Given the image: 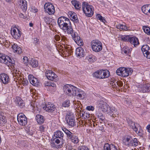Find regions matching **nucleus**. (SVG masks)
Segmentation results:
<instances>
[{
    "label": "nucleus",
    "mask_w": 150,
    "mask_h": 150,
    "mask_svg": "<svg viewBox=\"0 0 150 150\" xmlns=\"http://www.w3.org/2000/svg\"><path fill=\"white\" fill-rule=\"evenodd\" d=\"M97 107L99 108V110L104 112H106L108 114H112V110L108 105L102 100L98 101L96 103Z\"/></svg>",
    "instance_id": "1"
},
{
    "label": "nucleus",
    "mask_w": 150,
    "mask_h": 150,
    "mask_svg": "<svg viewBox=\"0 0 150 150\" xmlns=\"http://www.w3.org/2000/svg\"><path fill=\"white\" fill-rule=\"evenodd\" d=\"M110 73L107 70L100 69L94 72V76L98 79H103L110 76Z\"/></svg>",
    "instance_id": "2"
},
{
    "label": "nucleus",
    "mask_w": 150,
    "mask_h": 150,
    "mask_svg": "<svg viewBox=\"0 0 150 150\" xmlns=\"http://www.w3.org/2000/svg\"><path fill=\"white\" fill-rule=\"evenodd\" d=\"M133 71L130 68L120 67L117 69L116 73L118 75L123 77H127L132 74Z\"/></svg>",
    "instance_id": "3"
},
{
    "label": "nucleus",
    "mask_w": 150,
    "mask_h": 150,
    "mask_svg": "<svg viewBox=\"0 0 150 150\" xmlns=\"http://www.w3.org/2000/svg\"><path fill=\"white\" fill-rule=\"evenodd\" d=\"M0 62L8 66H11L14 64V60L6 55L0 53Z\"/></svg>",
    "instance_id": "4"
},
{
    "label": "nucleus",
    "mask_w": 150,
    "mask_h": 150,
    "mask_svg": "<svg viewBox=\"0 0 150 150\" xmlns=\"http://www.w3.org/2000/svg\"><path fill=\"white\" fill-rule=\"evenodd\" d=\"M93 8L92 6L88 5L87 3L84 2L83 3V11L87 16L91 17L93 15V12L92 10Z\"/></svg>",
    "instance_id": "5"
},
{
    "label": "nucleus",
    "mask_w": 150,
    "mask_h": 150,
    "mask_svg": "<svg viewBox=\"0 0 150 150\" xmlns=\"http://www.w3.org/2000/svg\"><path fill=\"white\" fill-rule=\"evenodd\" d=\"M64 92L68 96H74L76 94H74L75 91L77 89V88L72 85L69 84L65 85L63 87Z\"/></svg>",
    "instance_id": "6"
},
{
    "label": "nucleus",
    "mask_w": 150,
    "mask_h": 150,
    "mask_svg": "<svg viewBox=\"0 0 150 150\" xmlns=\"http://www.w3.org/2000/svg\"><path fill=\"white\" fill-rule=\"evenodd\" d=\"M17 120L18 124L21 126H25L28 123L27 117L22 113H20L17 116Z\"/></svg>",
    "instance_id": "7"
},
{
    "label": "nucleus",
    "mask_w": 150,
    "mask_h": 150,
    "mask_svg": "<svg viewBox=\"0 0 150 150\" xmlns=\"http://www.w3.org/2000/svg\"><path fill=\"white\" fill-rule=\"evenodd\" d=\"M70 22V21L69 20L64 16H61L59 18L57 21L58 24L61 28L67 25Z\"/></svg>",
    "instance_id": "8"
},
{
    "label": "nucleus",
    "mask_w": 150,
    "mask_h": 150,
    "mask_svg": "<svg viewBox=\"0 0 150 150\" xmlns=\"http://www.w3.org/2000/svg\"><path fill=\"white\" fill-rule=\"evenodd\" d=\"M44 9L46 11L49 15L54 14L55 10L53 5L49 3H46L44 6Z\"/></svg>",
    "instance_id": "9"
},
{
    "label": "nucleus",
    "mask_w": 150,
    "mask_h": 150,
    "mask_svg": "<svg viewBox=\"0 0 150 150\" xmlns=\"http://www.w3.org/2000/svg\"><path fill=\"white\" fill-rule=\"evenodd\" d=\"M66 119L67 122L69 126L72 127L76 125V123L72 115H67L66 116Z\"/></svg>",
    "instance_id": "10"
},
{
    "label": "nucleus",
    "mask_w": 150,
    "mask_h": 150,
    "mask_svg": "<svg viewBox=\"0 0 150 150\" xmlns=\"http://www.w3.org/2000/svg\"><path fill=\"white\" fill-rule=\"evenodd\" d=\"M45 74L46 77L49 80L55 81L57 79V76L52 71H46Z\"/></svg>",
    "instance_id": "11"
},
{
    "label": "nucleus",
    "mask_w": 150,
    "mask_h": 150,
    "mask_svg": "<svg viewBox=\"0 0 150 150\" xmlns=\"http://www.w3.org/2000/svg\"><path fill=\"white\" fill-rule=\"evenodd\" d=\"M43 109L46 111L52 112L55 110L56 108L53 104L49 102L45 104Z\"/></svg>",
    "instance_id": "12"
},
{
    "label": "nucleus",
    "mask_w": 150,
    "mask_h": 150,
    "mask_svg": "<svg viewBox=\"0 0 150 150\" xmlns=\"http://www.w3.org/2000/svg\"><path fill=\"white\" fill-rule=\"evenodd\" d=\"M11 28V33L13 37L16 39H19L21 35V32L18 29L15 28Z\"/></svg>",
    "instance_id": "13"
},
{
    "label": "nucleus",
    "mask_w": 150,
    "mask_h": 150,
    "mask_svg": "<svg viewBox=\"0 0 150 150\" xmlns=\"http://www.w3.org/2000/svg\"><path fill=\"white\" fill-rule=\"evenodd\" d=\"M61 29L63 30L65 32H67L68 34H71L72 36V35L74 33V32H75L73 30L71 22L68 23L67 25L61 28Z\"/></svg>",
    "instance_id": "14"
},
{
    "label": "nucleus",
    "mask_w": 150,
    "mask_h": 150,
    "mask_svg": "<svg viewBox=\"0 0 150 150\" xmlns=\"http://www.w3.org/2000/svg\"><path fill=\"white\" fill-rule=\"evenodd\" d=\"M72 38L78 46H81L83 45V41L81 40L80 37L78 35V34L76 32H74L72 35Z\"/></svg>",
    "instance_id": "15"
},
{
    "label": "nucleus",
    "mask_w": 150,
    "mask_h": 150,
    "mask_svg": "<svg viewBox=\"0 0 150 150\" xmlns=\"http://www.w3.org/2000/svg\"><path fill=\"white\" fill-rule=\"evenodd\" d=\"M16 79H17L18 83L20 84H22L23 86H26L28 83V81L22 77L19 74L16 75L15 76Z\"/></svg>",
    "instance_id": "16"
},
{
    "label": "nucleus",
    "mask_w": 150,
    "mask_h": 150,
    "mask_svg": "<svg viewBox=\"0 0 150 150\" xmlns=\"http://www.w3.org/2000/svg\"><path fill=\"white\" fill-rule=\"evenodd\" d=\"M0 79L2 82L4 84H7L10 81L8 76L5 73L0 74Z\"/></svg>",
    "instance_id": "17"
},
{
    "label": "nucleus",
    "mask_w": 150,
    "mask_h": 150,
    "mask_svg": "<svg viewBox=\"0 0 150 150\" xmlns=\"http://www.w3.org/2000/svg\"><path fill=\"white\" fill-rule=\"evenodd\" d=\"M18 4L20 5H21V7L22 10L24 11H25L27 9V2L25 0H18Z\"/></svg>",
    "instance_id": "18"
},
{
    "label": "nucleus",
    "mask_w": 150,
    "mask_h": 150,
    "mask_svg": "<svg viewBox=\"0 0 150 150\" xmlns=\"http://www.w3.org/2000/svg\"><path fill=\"white\" fill-rule=\"evenodd\" d=\"M141 49L144 56L147 59H150V47H141Z\"/></svg>",
    "instance_id": "19"
},
{
    "label": "nucleus",
    "mask_w": 150,
    "mask_h": 150,
    "mask_svg": "<svg viewBox=\"0 0 150 150\" xmlns=\"http://www.w3.org/2000/svg\"><path fill=\"white\" fill-rule=\"evenodd\" d=\"M132 137L129 136H125L123 139V142L125 146L129 147V145Z\"/></svg>",
    "instance_id": "20"
},
{
    "label": "nucleus",
    "mask_w": 150,
    "mask_h": 150,
    "mask_svg": "<svg viewBox=\"0 0 150 150\" xmlns=\"http://www.w3.org/2000/svg\"><path fill=\"white\" fill-rule=\"evenodd\" d=\"M74 93L76 94L74 96H77V98L78 99L82 98L83 96H84L85 94L83 91L77 88Z\"/></svg>",
    "instance_id": "21"
},
{
    "label": "nucleus",
    "mask_w": 150,
    "mask_h": 150,
    "mask_svg": "<svg viewBox=\"0 0 150 150\" xmlns=\"http://www.w3.org/2000/svg\"><path fill=\"white\" fill-rule=\"evenodd\" d=\"M127 122L128 125L131 127L134 131H136V127H139V125L137 124H135L134 122L132 121L131 120H127Z\"/></svg>",
    "instance_id": "22"
},
{
    "label": "nucleus",
    "mask_w": 150,
    "mask_h": 150,
    "mask_svg": "<svg viewBox=\"0 0 150 150\" xmlns=\"http://www.w3.org/2000/svg\"><path fill=\"white\" fill-rule=\"evenodd\" d=\"M142 10L144 14L148 15L150 13V5H144L142 8Z\"/></svg>",
    "instance_id": "23"
},
{
    "label": "nucleus",
    "mask_w": 150,
    "mask_h": 150,
    "mask_svg": "<svg viewBox=\"0 0 150 150\" xmlns=\"http://www.w3.org/2000/svg\"><path fill=\"white\" fill-rule=\"evenodd\" d=\"M117 80H115L111 81L110 83V86L112 88V89L113 91H115V89L117 90H120V88H119V87L117 86Z\"/></svg>",
    "instance_id": "24"
},
{
    "label": "nucleus",
    "mask_w": 150,
    "mask_h": 150,
    "mask_svg": "<svg viewBox=\"0 0 150 150\" xmlns=\"http://www.w3.org/2000/svg\"><path fill=\"white\" fill-rule=\"evenodd\" d=\"M84 52L82 47H77L76 50V54L78 56L81 57L83 56Z\"/></svg>",
    "instance_id": "25"
},
{
    "label": "nucleus",
    "mask_w": 150,
    "mask_h": 150,
    "mask_svg": "<svg viewBox=\"0 0 150 150\" xmlns=\"http://www.w3.org/2000/svg\"><path fill=\"white\" fill-rule=\"evenodd\" d=\"M140 144V142L138 140V139L136 138H134L131 139L129 145L130 146H136Z\"/></svg>",
    "instance_id": "26"
},
{
    "label": "nucleus",
    "mask_w": 150,
    "mask_h": 150,
    "mask_svg": "<svg viewBox=\"0 0 150 150\" xmlns=\"http://www.w3.org/2000/svg\"><path fill=\"white\" fill-rule=\"evenodd\" d=\"M129 42L135 47L137 46L139 43L138 39L136 37H131Z\"/></svg>",
    "instance_id": "27"
},
{
    "label": "nucleus",
    "mask_w": 150,
    "mask_h": 150,
    "mask_svg": "<svg viewBox=\"0 0 150 150\" xmlns=\"http://www.w3.org/2000/svg\"><path fill=\"white\" fill-rule=\"evenodd\" d=\"M63 136V133L60 131H57L54 132V137L56 138H59L60 139H62Z\"/></svg>",
    "instance_id": "28"
},
{
    "label": "nucleus",
    "mask_w": 150,
    "mask_h": 150,
    "mask_svg": "<svg viewBox=\"0 0 150 150\" xmlns=\"http://www.w3.org/2000/svg\"><path fill=\"white\" fill-rule=\"evenodd\" d=\"M136 131H134L140 137H142L144 134V132L141 127L139 125V127H136Z\"/></svg>",
    "instance_id": "29"
},
{
    "label": "nucleus",
    "mask_w": 150,
    "mask_h": 150,
    "mask_svg": "<svg viewBox=\"0 0 150 150\" xmlns=\"http://www.w3.org/2000/svg\"><path fill=\"white\" fill-rule=\"evenodd\" d=\"M36 119L37 122L39 124L43 123L45 121L43 116L39 114L37 115H36Z\"/></svg>",
    "instance_id": "30"
},
{
    "label": "nucleus",
    "mask_w": 150,
    "mask_h": 150,
    "mask_svg": "<svg viewBox=\"0 0 150 150\" xmlns=\"http://www.w3.org/2000/svg\"><path fill=\"white\" fill-rule=\"evenodd\" d=\"M68 48V47H57V50L59 53L61 52V54H63V53L66 54L69 51Z\"/></svg>",
    "instance_id": "31"
},
{
    "label": "nucleus",
    "mask_w": 150,
    "mask_h": 150,
    "mask_svg": "<svg viewBox=\"0 0 150 150\" xmlns=\"http://www.w3.org/2000/svg\"><path fill=\"white\" fill-rule=\"evenodd\" d=\"M117 28L120 30H128L129 28H127L125 24L123 23V24L119 23L117 25Z\"/></svg>",
    "instance_id": "32"
},
{
    "label": "nucleus",
    "mask_w": 150,
    "mask_h": 150,
    "mask_svg": "<svg viewBox=\"0 0 150 150\" xmlns=\"http://www.w3.org/2000/svg\"><path fill=\"white\" fill-rule=\"evenodd\" d=\"M70 16L71 17V19L74 21L76 23L79 22L78 18L76 13L71 12L70 14Z\"/></svg>",
    "instance_id": "33"
},
{
    "label": "nucleus",
    "mask_w": 150,
    "mask_h": 150,
    "mask_svg": "<svg viewBox=\"0 0 150 150\" xmlns=\"http://www.w3.org/2000/svg\"><path fill=\"white\" fill-rule=\"evenodd\" d=\"M71 3L76 9H79L81 8L80 3L77 1L75 0L72 1H71Z\"/></svg>",
    "instance_id": "34"
},
{
    "label": "nucleus",
    "mask_w": 150,
    "mask_h": 150,
    "mask_svg": "<svg viewBox=\"0 0 150 150\" xmlns=\"http://www.w3.org/2000/svg\"><path fill=\"white\" fill-rule=\"evenodd\" d=\"M30 106L32 108V110L35 111L38 109V105L34 101H32L30 103Z\"/></svg>",
    "instance_id": "35"
},
{
    "label": "nucleus",
    "mask_w": 150,
    "mask_h": 150,
    "mask_svg": "<svg viewBox=\"0 0 150 150\" xmlns=\"http://www.w3.org/2000/svg\"><path fill=\"white\" fill-rule=\"evenodd\" d=\"M122 47L121 49L122 53V54H127L129 52H130L132 50V48L130 47Z\"/></svg>",
    "instance_id": "36"
},
{
    "label": "nucleus",
    "mask_w": 150,
    "mask_h": 150,
    "mask_svg": "<svg viewBox=\"0 0 150 150\" xmlns=\"http://www.w3.org/2000/svg\"><path fill=\"white\" fill-rule=\"evenodd\" d=\"M13 52L16 54H20L23 52L21 47H12Z\"/></svg>",
    "instance_id": "37"
},
{
    "label": "nucleus",
    "mask_w": 150,
    "mask_h": 150,
    "mask_svg": "<svg viewBox=\"0 0 150 150\" xmlns=\"http://www.w3.org/2000/svg\"><path fill=\"white\" fill-rule=\"evenodd\" d=\"M30 64L33 67H36L38 66V62L36 60L32 59L30 63Z\"/></svg>",
    "instance_id": "38"
},
{
    "label": "nucleus",
    "mask_w": 150,
    "mask_h": 150,
    "mask_svg": "<svg viewBox=\"0 0 150 150\" xmlns=\"http://www.w3.org/2000/svg\"><path fill=\"white\" fill-rule=\"evenodd\" d=\"M63 130L67 135L68 138L69 139L72 137L74 135L68 129H67L66 128H64V129H63Z\"/></svg>",
    "instance_id": "39"
},
{
    "label": "nucleus",
    "mask_w": 150,
    "mask_h": 150,
    "mask_svg": "<svg viewBox=\"0 0 150 150\" xmlns=\"http://www.w3.org/2000/svg\"><path fill=\"white\" fill-rule=\"evenodd\" d=\"M3 113L1 112H0V124L3 125L5 122V117L3 115Z\"/></svg>",
    "instance_id": "40"
},
{
    "label": "nucleus",
    "mask_w": 150,
    "mask_h": 150,
    "mask_svg": "<svg viewBox=\"0 0 150 150\" xmlns=\"http://www.w3.org/2000/svg\"><path fill=\"white\" fill-rule=\"evenodd\" d=\"M96 18L97 20H99L100 21L104 23L106 20L104 17H102L100 14H97L96 15Z\"/></svg>",
    "instance_id": "41"
},
{
    "label": "nucleus",
    "mask_w": 150,
    "mask_h": 150,
    "mask_svg": "<svg viewBox=\"0 0 150 150\" xmlns=\"http://www.w3.org/2000/svg\"><path fill=\"white\" fill-rule=\"evenodd\" d=\"M80 115L81 116V117L82 119H85L88 118L89 114H88L85 112H82L80 113Z\"/></svg>",
    "instance_id": "42"
},
{
    "label": "nucleus",
    "mask_w": 150,
    "mask_h": 150,
    "mask_svg": "<svg viewBox=\"0 0 150 150\" xmlns=\"http://www.w3.org/2000/svg\"><path fill=\"white\" fill-rule=\"evenodd\" d=\"M70 139L71 141L74 143L77 144L79 142V140L77 137L74 135Z\"/></svg>",
    "instance_id": "43"
},
{
    "label": "nucleus",
    "mask_w": 150,
    "mask_h": 150,
    "mask_svg": "<svg viewBox=\"0 0 150 150\" xmlns=\"http://www.w3.org/2000/svg\"><path fill=\"white\" fill-rule=\"evenodd\" d=\"M96 114L98 118L102 121L100 122H102L105 119V117L102 113L98 112Z\"/></svg>",
    "instance_id": "44"
},
{
    "label": "nucleus",
    "mask_w": 150,
    "mask_h": 150,
    "mask_svg": "<svg viewBox=\"0 0 150 150\" xmlns=\"http://www.w3.org/2000/svg\"><path fill=\"white\" fill-rule=\"evenodd\" d=\"M30 82L31 84L35 86H37L38 85V80L35 77L33 78V79L31 80Z\"/></svg>",
    "instance_id": "45"
},
{
    "label": "nucleus",
    "mask_w": 150,
    "mask_h": 150,
    "mask_svg": "<svg viewBox=\"0 0 150 150\" xmlns=\"http://www.w3.org/2000/svg\"><path fill=\"white\" fill-rule=\"evenodd\" d=\"M43 19H44L45 23L47 24H50L52 20V18L48 17H45Z\"/></svg>",
    "instance_id": "46"
},
{
    "label": "nucleus",
    "mask_w": 150,
    "mask_h": 150,
    "mask_svg": "<svg viewBox=\"0 0 150 150\" xmlns=\"http://www.w3.org/2000/svg\"><path fill=\"white\" fill-rule=\"evenodd\" d=\"M131 38L129 35H125L122 37L121 39L122 40L125 41L129 42Z\"/></svg>",
    "instance_id": "47"
},
{
    "label": "nucleus",
    "mask_w": 150,
    "mask_h": 150,
    "mask_svg": "<svg viewBox=\"0 0 150 150\" xmlns=\"http://www.w3.org/2000/svg\"><path fill=\"white\" fill-rule=\"evenodd\" d=\"M94 47H102V44L99 40H96L94 42Z\"/></svg>",
    "instance_id": "48"
},
{
    "label": "nucleus",
    "mask_w": 150,
    "mask_h": 150,
    "mask_svg": "<svg viewBox=\"0 0 150 150\" xmlns=\"http://www.w3.org/2000/svg\"><path fill=\"white\" fill-rule=\"evenodd\" d=\"M143 29L144 32L147 34L150 33V28L146 26H144L143 27Z\"/></svg>",
    "instance_id": "49"
},
{
    "label": "nucleus",
    "mask_w": 150,
    "mask_h": 150,
    "mask_svg": "<svg viewBox=\"0 0 150 150\" xmlns=\"http://www.w3.org/2000/svg\"><path fill=\"white\" fill-rule=\"evenodd\" d=\"M93 55H89L86 57V59L87 60L90 62H93Z\"/></svg>",
    "instance_id": "50"
},
{
    "label": "nucleus",
    "mask_w": 150,
    "mask_h": 150,
    "mask_svg": "<svg viewBox=\"0 0 150 150\" xmlns=\"http://www.w3.org/2000/svg\"><path fill=\"white\" fill-rule=\"evenodd\" d=\"M112 113H113L112 115V117L115 118V117L116 118L118 117V112L117 111V110H114L113 111H112ZM116 119H117V118H116Z\"/></svg>",
    "instance_id": "51"
},
{
    "label": "nucleus",
    "mask_w": 150,
    "mask_h": 150,
    "mask_svg": "<svg viewBox=\"0 0 150 150\" xmlns=\"http://www.w3.org/2000/svg\"><path fill=\"white\" fill-rule=\"evenodd\" d=\"M63 107H68L69 106V100H66L64 102L62 103Z\"/></svg>",
    "instance_id": "52"
},
{
    "label": "nucleus",
    "mask_w": 150,
    "mask_h": 150,
    "mask_svg": "<svg viewBox=\"0 0 150 150\" xmlns=\"http://www.w3.org/2000/svg\"><path fill=\"white\" fill-rule=\"evenodd\" d=\"M110 145L108 143L105 144L104 146L103 150H110Z\"/></svg>",
    "instance_id": "53"
},
{
    "label": "nucleus",
    "mask_w": 150,
    "mask_h": 150,
    "mask_svg": "<svg viewBox=\"0 0 150 150\" xmlns=\"http://www.w3.org/2000/svg\"><path fill=\"white\" fill-rule=\"evenodd\" d=\"M23 61L25 64H27L28 62V59L26 57H24L23 59Z\"/></svg>",
    "instance_id": "54"
},
{
    "label": "nucleus",
    "mask_w": 150,
    "mask_h": 150,
    "mask_svg": "<svg viewBox=\"0 0 150 150\" xmlns=\"http://www.w3.org/2000/svg\"><path fill=\"white\" fill-rule=\"evenodd\" d=\"M79 150H89L88 149L84 146H80L79 147Z\"/></svg>",
    "instance_id": "55"
},
{
    "label": "nucleus",
    "mask_w": 150,
    "mask_h": 150,
    "mask_svg": "<svg viewBox=\"0 0 150 150\" xmlns=\"http://www.w3.org/2000/svg\"><path fill=\"white\" fill-rule=\"evenodd\" d=\"M18 106L21 108H23L25 106L23 100H21V101L17 104Z\"/></svg>",
    "instance_id": "56"
},
{
    "label": "nucleus",
    "mask_w": 150,
    "mask_h": 150,
    "mask_svg": "<svg viewBox=\"0 0 150 150\" xmlns=\"http://www.w3.org/2000/svg\"><path fill=\"white\" fill-rule=\"evenodd\" d=\"M117 86L119 87V88H120V87L122 86L123 85L122 82L120 81H117Z\"/></svg>",
    "instance_id": "57"
},
{
    "label": "nucleus",
    "mask_w": 150,
    "mask_h": 150,
    "mask_svg": "<svg viewBox=\"0 0 150 150\" xmlns=\"http://www.w3.org/2000/svg\"><path fill=\"white\" fill-rule=\"evenodd\" d=\"M110 150H117L116 147L113 144L110 145Z\"/></svg>",
    "instance_id": "58"
},
{
    "label": "nucleus",
    "mask_w": 150,
    "mask_h": 150,
    "mask_svg": "<svg viewBox=\"0 0 150 150\" xmlns=\"http://www.w3.org/2000/svg\"><path fill=\"white\" fill-rule=\"evenodd\" d=\"M63 140L62 139H60L56 138L55 137L54 138V140L55 141V142L57 144H59L60 141H62Z\"/></svg>",
    "instance_id": "59"
},
{
    "label": "nucleus",
    "mask_w": 150,
    "mask_h": 150,
    "mask_svg": "<svg viewBox=\"0 0 150 150\" xmlns=\"http://www.w3.org/2000/svg\"><path fill=\"white\" fill-rule=\"evenodd\" d=\"M21 100H23L21 97H16V102L17 104L20 102L21 101Z\"/></svg>",
    "instance_id": "60"
},
{
    "label": "nucleus",
    "mask_w": 150,
    "mask_h": 150,
    "mask_svg": "<svg viewBox=\"0 0 150 150\" xmlns=\"http://www.w3.org/2000/svg\"><path fill=\"white\" fill-rule=\"evenodd\" d=\"M141 91L143 93H145L147 92V89L145 88V85L141 88Z\"/></svg>",
    "instance_id": "61"
},
{
    "label": "nucleus",
    "mask_w": 150,
    "mask_h": 150,
    "mask_svg": "<svg viewBox=\"0 0 150 150\" xmlns=\"http://www.w3.org/2000/svg\"><path fill=\"white\" fill-rule=\"evenodd\" d=\"M86 109L88 110L93 111L94 110V107L92 106H88L87 107Z\"/></svg>",
    "instance_id": "62"
},
{
    "label": "nucleus",
    "mask_w": 150,
    "mask_h": 150,
    "mask_svg": "<svg viewBox=\"0 0 150 150\" xmlns=\"http://www.w3.org/2000/svg\"><path fill=\"white\" fill-rule=\"evenodd\" d=\"M145 88L147 89V92L150 91V84L145 85Z\"/></svg>",
    "instance_id": "63"
},
{
    "label": "nucleus",
    "mask_w": 150,
    "mask_h": 150,
    "mask_svg": "<svg viewBox=\"0 0 150 150\" xmlns=\"http://www.w3.org/2000/svg\"><path fill=\"white\" fill-rule=\"evenodd\" d=\"M54 38L55 40L57 41H59L60 40V37L58 35H55L54 36Z\"/></svg>",
    "instance_id": "64"
}]
</instances>
